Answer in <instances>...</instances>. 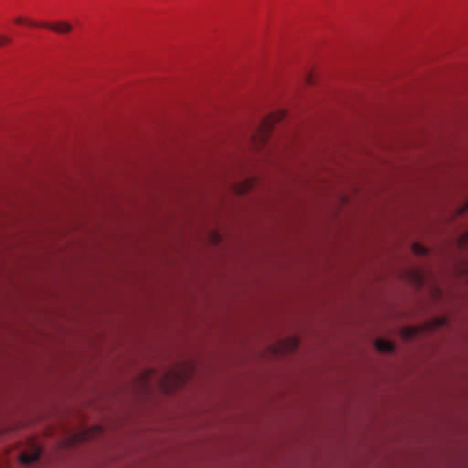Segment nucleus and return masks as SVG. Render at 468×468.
Segmentation results:
<instances>
[{"label":"nucleus","mask_w":468,"mask_h":468,"mask_svg":"<svg viewBox=\"0 0 468 468\" xmlns=\"http://www.w3.org/2000/svg\"><path fill=\"white\" fill-rule=\"evenodd\" d=\"M283 118L282 112L272 113L268 118L264 119L256 134L253 135L252 141L255 149L259 150L267 142L274 123L280 122Z\"/></svg>","instance_id":"1"},{"label":"nucleus","mask_w":468,"mask_h":468,"mask_svg":"<svg viewBox=\"0 0 468 468\" xmlns=\"http://www.w3.org/2000/svg\"><path fill=\"white\" fill-rule=\"evenodd\" d=\"M39 27H46L59 34H66L71 31L72 27L68 22H57L53 24L40 23Z\"/></svg>","instance_id":"2"},{"label":"nucleus","mask_w":468,"mask_h":468,"mask_svg":"<svg viewBox=\"0 0 468 468\" xmlns=\"http://www.w3.org/2000/svg\"><path fill=\"white\" fill-rule=\"evenodd\" d=\"M40 453H41L40 450L38 448H36L35 451L31 454H28L26 452L22 453L20 456V461L24 464H29V463L38 460L40 457Z\"/></svg>","instance_id":"3"},{"label":"nucleus","mask_w":468,"mask_h":468,"mask_svg":"<svg viewBox=\"0 0 468 468\" xmlns=\"http://www.w3.org/2000/svg\"><path fill=\"white\" fill-rule=\"evenodd\" d=\"M376 347L381 352H392L395 349L394 345L385 339H378L376 341Z\"/></svg>","instance_id":"4"},{"label":"nucleus","mask_w":468,"mask_h":468,"mask_svg":"<svg viewBox=\"0 0 468 468\" xmlns=\"http://www.w3.org/2000/svg\"><path fill=\"white\" fill-rule=\"evenodd\" d=\"M412 250L416 255L424 256L428 254V249L419 243H414Z\"/></svg>","instance_id":"5"},{"label":"nucleus","mask_w":468,"mask_h":468,"mask_svg":"<svg viewBox=\"0 0 468 468\" xmlns=\"http://www.w3.org/2000/svg\"><path fill=\"white\" fill-rule=\"evenodd\" d=\"M15 22H16V24L27 23V24L28 26H30V27H39V26H38V25L40 24V23H35V22H33V21H31V20L24 19V18H22V17H16V18L15 19Z\"/></svg>","instance_id":"6"},{"label":"nucleus","mask_w":468,"mask_h":468,"mask_svg":"<svg viewBox=\"0 0 468 468\" xmlns=\"http://www.w3.org/2000/svg\"><path fill=\"white\" fill-rule=\"evenodd\" d=\"M416 333H417V329H415V328H410V329L405 330V335L408 338L413 337Z\"/></svg>","instance_id":"7"},{"label":"nucleus","mask_w":468,"mask_h":468,"mask_svg":"<svg viewBox=\"0 0 468 468\" xmlns=\"http://www.w3.org/2000/svg\"><path fill=\"white\" fill-rule=\"evenodd\" d=\"M10 42H11V38H9L7 37H0V46H2L4 44L10 43Z\"/></svg>","instance_id":"8"},{"label":"nucleus","mask_w":468,"mask_h":468,"mask_svg":"<svg viewBox=\"0 0 468 468\" xmlns=\"http://www.w3.org/2000/svg\"><path fill=\"white\" fill-rule=\"evenodd\" d=\"M465 239H468V234L466 235V238Z\"/></svg>","instance_id":"9"}]
</instances>
